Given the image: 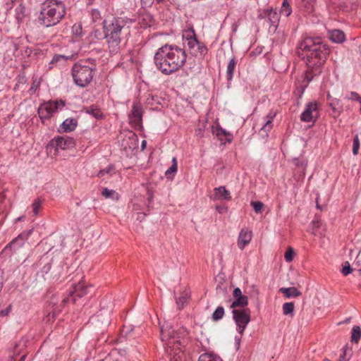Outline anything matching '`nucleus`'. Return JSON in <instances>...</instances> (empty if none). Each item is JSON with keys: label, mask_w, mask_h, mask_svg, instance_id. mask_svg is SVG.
Listing matches in <instances>:
<instances>
[{"label": "nucleus", "mask_w": 361, "mask_h": 361, "mask_svg": "<svg viewBox=\"0 0 361 361\" xmlns=\"http://www.w3.org/2000/svg\"><path fill=\"white\" fill-rule=\"evenodd\" d=\"M329 46L320 37H305L298 46V54L300 56L305 57L307 66L304 73L302 85V93L308 86L314 77L319 75L322 72L327 56L329 54Z\"/></svg>", "instance_id": "f257e3e1"}, {"label": "nucleus", "mask_w": 361, "mask_h": 361, "mask_svg": "<svg viewBox=\"0 0 361 361\" xmlns=\"http://www.w3.org/2000/svg\"><path fill=\"white\" fill-rule=\"evenodd\" d=\"M186 58L184 49L175 44H166L157 49L154 61L157 68L163 74L171 75L184 66Z\"/></svg>", "instance_id": "f03ea898"}, {"label": "nucleus", "mask_w": 361, "mask_h": 361, "mask_svg": "<svg viewBox=\"0 0 361 361\" xmlns=\"http://www.w3.org/2000/svg\"><path fill=\"white\" fill-rule=\"evenodd\" d=\"M102 23L109 51L111 54H117L121 48V35L128 29L132 20L127 17L116 16L104 20Z\"/></svg>", "instance_id": "7ed1b4c3"}, {"label": "nucleus", "mask_w": 361, "mask_h": 361, "mask_svg": "<svg viewBox=\"0 0 361 361\" xmlns=\"http://www.w3.org/2000/svg\"><path fill=\"white\" fill-rule=\"evenodd\" d=\"M185 332L184 329L176 331L168 324H163L161 327V338L165 342L166 351L170 355L171 361H182L181 347L183 343L181 338L185 336Z\"/></svg>", "instance_id": "20e7f679"}, {"label": "nucleus", "mask_w": 361, "mask_h": 361, "mask_svg": "<svg viewBox=\"0 0 361 361\" xmlns=\"http://www.w3.org/2000/svg\"><path fill=\"white\" fill-rule=\"evenodd\" d=\"M66 11L63 3L56 0L46 1L40 5L37 21L46 27L56 25L63 19Z\"/></svg>", "instance_id": "39448f33"}, {"label": "nucleus", "mask_w": 361, "mask_h": 361, "mask_svg": "<svg viewBox=\"0 0 361 361\" xmlns=\"http://www.w3.org/2000/svg\"><path fill=\"white\" fill-rule=\"evenodd\" d=\"M96 65L90 61H79L72 68V76L75 84L81 87H87L92 80Z\"/></svg>", "instance_id": "423d86ee"}, {"label": "nucleus", "mask_w": 361, "mask_h": 361, "mask_svg": "<svg viewBox=\"0 0 361 361\" xmlns=\"http://www.w3.org/2000/svg\"><path fill=\"white\" fill-rule=\"evenodd\" d=\"M185 44H186L190 53L197 58L202 59L207 53V47L199 42L195 35L188 37L185 39Z\"/></svg>", "instance_id": "0eeeda50"}, {"label": "nucleus", "mask_w": 361, "mask_h": 361, "mask_svg": "<svg viewBox=\"0 0 361 361\" xmlns=\"http://www.w3.org/2000/svg\"><path fill=\"white\" fill-rule=\"evenodd\" d=\"M65 103L63 101L60 102L57 101H50L40 105L38 108L37 113L40 119L44 122L45 119L50 118L53 114L58 111L60 106L63 107Z\"/></svg>", "instance_id": "6e6552de"}, {"label": "nucleus", "mask_w": 361, "mask_h": 361, "mask_svg": "<svg viewBox=\"0 0 361 361\" xmlns=\"http://www.w3.org/2000/svg\"><path fill=\"white\" fill-rule=\"evenodd\" d=\"M233 318L237 326V331L243 334L247 324L250 321V310L248 308L240 310H233Z\"/></svg>", "instance_id": "1a4fd4ad"}, {"label": "nucleus", "mask_w": 361, "mask_h": 361, "mask_svg": "<svg viewBox=\"0 0 361 361\" xmlns=\"http://www.w3.org/2000/svg\"><path fill=\"white\" fill-rule=\"evenodd\" d=\"M258 18L264 20L268 23L269 32H275L279 25L280 16L276 10L269 8L261 11L258 15Z\"/></svg>", "instance_id": "9d476101"}, {"label": "nucleus", "mask_w": 361, "mask_h": 361, "mask_svg": "<svg viewBox=\"0 0 361 361\" xmlns=\"http://www.w3.org/2000/svg\"><path fill=\"white\" fill-rule=\"evenodd\" d=\"M319 117V106L317 102H311L305 105L304 111L301 114L300 120L303 122L315 123Z\"/></svg>", "instance_id": "9b49d317"}, {"label": "nucleus", "mask_w": 361, "mask_h": 361, "mask_svg": "<svg viewBox=\"0 0 361 361\" xmlns=\"http://www.w3.org/2000/svg\"><path fill=\"white\" fill-rule=\"evenodd\" d=\"M51 145L58 149H69L75 145V140L68 136L58 137L51 141Z\"/></svg>", "instance_id": "f8f14e48"}, {"label": "nucleus", "mask_w": 361, "mask_h": 361, "mask_svg": "<svg viewBox=\"0 0 361 361\" xmlns=\"http://www.w3.org/2000/svg\"><path fill=\"white\" fill-rule=\"evenodd\" d=\"M88 293V287L85 286V282L80 281L74 286V289L71 292L70 297L66 298L63 300V302L66 303L70 300L73 302H75L76 298H82Z\"/></svg>", "instance_id": "ddd939ff"}, {"label": "nucleus", "mask_w": 361, "mask_h": 361, "mask_svg": "<svg viewBox=\"0 0 361 361\" xmlns=\"http://www.w3.org/2000/svg\"><path fill=\"white\" fill-rule=\"evenodd\" d=\"M130 122L135 127L141 126L142 121V109L140 103H134L129 115Z\"/></svg>", "instance_id": "4468645a"}, {"label": "nucleus", "mask_w": 361, "mask_h": 361, "mask_svg": "<svg viewBox=\"0 0 361 361\" xmlns=\"http://www.w3.org/2000/svg\"><path fill=\"white\" fill-rule=\"evenodd\" d=\"M29 234L30 232L19 234L5 247L4 250L6 252L8 250H10L12 252H16L25 245Z\"/></svg>", "instance_id": "2eb2a0df"}, {"label": "nucleus", "mask_w": 361, "mask_h": 361, "mask_svg": "<svg viewBox=\"0 0 361 361\" xmlns=\"http://www.w3.org/2000/svg\"><path fill=\"white\" fill-rule=\"evenodd\" d=\"M274 116L275 114L270 112L264 118L263 123L262 124V127L259 130V135L263 139H265L268 137V133L272 128V121Z\"/></svg>", "instance_id": "dca6fc26"}, {"label": "nucleus", "mask_w": 361, "mask_h": 361, "mask_svg": "<svg viewBox=\"0 0 361 361\" xmlns=\"http://www.w3.org/2000/svg\"><path fill=\"white\" fill-rule=\"evenodd\" d=\"M252 238V231L247 228H243L240 232L238 245L240 250H243L244 247L250 243Z\"/></svg>", "instance_id": "f3484780"}, {"label": "nucleus", "mask_w": 361, "mask_h": 361, "mask_svg": "<svg viewBox=\"0 0 361 361\" xmlns=\"http://www.w3.org/2000/svg\"><path fill=\"white\" fill-rule=\"evenodd\" d=\"M68 59L69 57L65 55L55 54L49 64V68L51 69L54 66H63Z\"/></svg>", "instance_id": "a211bd4d"}, {"label": "nucleus", "mask_w": 361, "mask_h": 361, "mask_svg": "<svg viewBox=\"0 0 361 361\" xmlns=\"http://www.w3.org/2000/svg\"><path fill=\"white\" fill-rule=\"evenodd\" d=\"M294 164L296 166V171L298 173L299 178H302L305 175L307 161L305 159H295Z\"/></svg>", "instance_id": "6ab92c4d"}, {"label": "nucleus", "mask_w": 361, "mask_h": 361, "mask_svg": "<svg viewBox=\"0 0 361 361\" xmlns=\"http://www.w3.org/2000/svg\"><path fill=\"white\" fill-rule=\"evenodd\" d=\"M279 292L283 293L287 298H297L302 295V293L295 287L281 288Z\"/></svg>", "instance_id": "aec40b11"}, {"label": "nucleus", "mask_w": 361, "mask_h": 361, "mask_svg": "<svg viewBox=\"0 0 361 361\" xmlns=\"http://www.w3.org/2000/svg\"><path fill=\"white\" fill-rule=\"evenodd\" d=\"M78 125V121L75 118L66 119L60 126L61 130L64 132H71L75 130Z\"/></svg>", "instance_id": "412c9836"}, {"label": "nucleus", "mask_w": 361, "mask_h": 361, "mask_svg": "<svg viewBox=\"0 0 361 361\" xmlns=\"http://www.w3.org/2000/svg\"><path fill=\"white\" fill-rule=\"evenodd\" d=\"M330 39L335 43H342L345 41V37L343 31L340 30H334L330 32Z\"/></svg>", "instance_id": "4be33fe9"}, {"label": "nucleus", "mask_w": 361, "mask_h": 361, "mask_svg": "<svg viewBox=\"0 0 361 361\" xmlns=\"http://www.w3.org/2000/svg\"><path fill=\"white\" fill-rule=\"evenodd\" d=\"M190 291L185 288L182 293L180 296L176 299V304L178 310H181L184 307L185 304L188 302L190 298Z\"/></svg>", "instance_id": "5701e85b"}, {"label": "nucleus", "mask_w": 361, "mask_h": 361, "mask_svg": "<svg viewBox=\"0 0 361 361\" xmlns=\"http://www.w3.org/2000/svg\"><path fill=\"white\" fill-rule=\"evenodd\" d=\"M248 305V298L246 295H242L240 297L235 298L234 301L231 305V308H235L237 307H242L243 309H245V307Z\"/></svg>", "instance_id": "b1692460"}, {"label": "nucleus", "mask_w": 361, "mask_h": 361, "mask_svg": "<svg viewBox=\"0 0 361 361\" xmlns=\"http://www.w3.org/2000/svg\"><path fill=\"white\" fill-rule=\"evenodd\" d=\"M214 200H223L226 199V187L220 186L214 190V194L212 196Z\"/></svg>", "instance_id": "393cba45"}, {"label": "nucleus", "mask_w": 361, "mask_h": 361, "mask_svg": "<svg viewBox=\"0 0 361 361\" xmlns=\"http://www.w3.org/2000/svg\"><path fill=\"white\" fill-rule=\"evenodd\" d=\"M139 23L143 27H151L153 23V18L152 16L148 13L142 15L139 18Z\"/></svg>", "instance_id": "a878e982"}, {"label": "nucleus", "mask_w": 361, "mask_h": 361, "mask_svg": "<svg viewBox=\"0 0 361 361\" xmlns=\"http://www.w3.org/2000/svg\"><path fill=\"white\" fill-rule=\"evenodd\" d=\"M238 61L235 57L232 58L227 66V80H230L233 78V71Z\"/></svg>", "instance_id": "bb28decb"}, {"label": "nucleus", "mask_w": 361, "mask_h": 361, "mask_svg": "<svg viewBox=\"0 0 361 361\" xmlns=\"http://www.w3.org/2000/svg\"><path fill=\"white\" fill-rule=\"evenodd\" d=\"M315 0H301L300 7L307 13H311L314 10Z\"/></svg>", "instance_id": "cd10ccee"}, {"label": "nucleus", "mask_w": 361, "mask_h": 361, "mask_svg": "<svg viewBox=\"0 0 361 361\" xmlns=\"http://www.w3.org/2000/svg\"><path fill=\"white\" fill-rule=\"evenodd\" d=\"M295 305L293 302H285L283 305V313L284 315H290L293 317L294 312Z\"/></svg>", "instance_id": "c85d7f7f"}, {"label": "nucleus", "mask_w": 361, "mask_h": 361, "mask_svg": "<svg viewBox=\"0 0 361 361\" xmlns=\"http://www.w3.org/2000/svg\"><path fill=\"white\" fill-rule=\"evenodd\" d=\"M198 361H223L219 356L214 355L209 353L202 354Z\"/></svg>", "instance_id": "c756f323"}, {"label": "nucleus", "mask_w": 361, "mask_h": 361, "mask_svg": "<svg viewBox=\"0 0 361 361\" xmlns=\"http://www.w3.org/2000/svg\"><path fill=\"white\" fill-rule=\"evenodd\" d=\"M361 338V329L360 326H355L352 329L351 341L357 343Z\"/></svg>", "instance_id": "7c9ffc66"}, {"label": "nucleus", "mask_w": 361, "mask_h": 361, "mask_svg": "<svg viewBox=\"0 0 361 361\" xmlns=\"http://www.w3.org/2000/svg\"><path fill=\"white\" fill-rule=\"evenodd\" d=\"M102 195L105 198H111V199H118V194L114 190H109L108 188H105L102 191Z\"/></svg>", "instance_id": "2f4dec72"}, {"label": "nucleus", "mask_w": 361, "mask_h": 361, "mask_svg": "<svg viewBox=\"0 0 361 361\" xmlns=\"http://www.w3.org/2000/svg\"><path fill=\"white\" fill-rule=\"evenodd\" d=\"M115 167L114 165L111 164L109 166H108L106 169H104L102 170H100L98 173H97V176L99 177V178H102L103 177L105 174H109V175H112L114 173H115Z\"/></svg>", "instance_id": "473e14b6"}, {"label": "nucleus", "mask_w": 361, "mask_h": 361, "mask_svg": "<svg viewBox=\"0 0 361 361\" xmlns=\"http://www.w3.org/2000/svg\"><path fill=\"white\" fill-rule=\"evenodd\" d=\"M224 315V308L221 306L218 307L212 314V319L218 321L223 318Z\"/></svg>", "instance_id": "72a5a7b5"}, {"label": "nucleus", "mask_w": 361, "mask_h": 361, "mask_svg": "<svg viewBox=\"0 0 361 361\" xmlns=\"http://www.w3.org/2000/svg\"><path fill=\"white\" fill-rule=\"evenodd\" d=\"M86 112L89 114H91L92 116L97 119L102 117V113L101 111L99 109L94 108L93 106L87 108Z\"/></svg>", "instance_id": "f704fd0d"}, {"label": "nucleus", "mask_w": 361, "mask_h": 361, "mask_svg": "<svg viewBox=\"0 0 361 361\" xmlns=\"http://www.w3.org/2000/svg\"><path fill=\"white\" fill-rule=\"evenodd\" d=\"M92 20L94 23L102 20L101 12L97 8H93L91 11Z\"/></svg>", "instance_id": "c9c22d12"}, {"label": "nucleus", "mask_w": 361, "mask_h": 361, "mask_svg": "<svg viewBox=\"0 0 361 361\" xmlns=\"http://www.w3.org/2000/svg\"><path fill=\"white\" fill-rule=\"evenodd\" d=\"M212 133L213 134L216 135V136L221 141H223V137L226 136V130L218 127H216V128H213Z\"/></svg>", "instance_id": "e433bc0d"}, {"label": "nucleus", "mask_w": 361, "mask_h": 361, "mask_svg": "<svg viewBox=\"0 0 361 361\" xmlns=\"http://www.w3.org/2000/svg\"><path fill=\"white\" fill-rule=\"evenodd\" d=\"M178 165L176 159L175 157L172 159V165L168 169L165 173L166 176H169L171 173H174L177 171Z\"/></svg>", "instance_id": "4c0bfd02"}, {"label": "nucleus", "mask_w": 361, "mask_h": 361, "mask_svg": "<svg viewBox=\"0 0 361 361\" xmlns=\"http://www.w3.org/2000/svg\"><path fill=\"white\" fill-rule=\"evenodd\" d=\"M360 145V140H359L358 135H355L353 138V154L354 155H357L358 154Z\"/></svg>", "instance_id": "58836bf2"}, {"label": "nucleus", "mask_w": 361, "mask_h": 361, "mask_svg": "<svg viewBox=\"0 0 361 361\" xmlns=\"http://www.w3.org/2000/svg\"><path fill=\"white\" fill-rule=\"evenodd\" d=\"M281 12L284 13L286 16H290L292 12V9L287 0H283V1Z\"/></svg>", "instance_id": "ea45409f"}, {"label": "nucleus", "mask_w": 361, "mask_h": 361, "mask_svg": "<svg viewBox=\"0 0 361 361\" xmlns=\"http://www.w3.org/2000/svg\"><path fill=\"white\" fill-rule=\"evenodd\" d=\"M294 257V250L293 247H289L286 250L284 257L287 262H290L293 261Z\"/></svg>", "instance_id": "a19ab883"}, {"label": "nucleus", "mask_w": 361, "mask_h": 361, "mask_svg": "<svg viewBox=\"0 0 361 361\" xmlns=\"http://www.w3.org/2000/svg\"><path fill=\"white\" fill-rule=\"evenodd\" d=\"M353 269L350 267V264L348 262H345L343 264V268L341 270L342 274L344 276H347L353 271Z\"/></svg>", "instance_id": "79ce46f5"}, {"label": "nucleus", "mask_w": 361, "mask_h": 361, "mask_svg": "<svg viewBox=\"0 0 361 361\" xmlns=\"http://www.w3.org/2000/svg\"><path fill=\"white\" fill-rule=\"evenodd\" d=\"M251 204L253 207L254 210L256 213H260L264 207V204L262 202H259V201L252 202Z\"/></svg>", "instance_id": "37998d69"}, {"label": "nucleus", "mask_w": 361, "mask_h": 361, "mask_svg": "<svg viewBox=\"0 0 361 361\" xmlns=\"http://www.w3.org/2000/svg\"><path fill=\"white\" fill-rule=\"evenodd\" d=\"M41 204L42 202L39 199L35 200L32 203V207L35 215H37Z\"/></svg>", "instance_id": "c03bdc74"}, {"label": "nucleus", "mask_w": 361, "mask_h": 361, "mask_svg": "<svg viewBox=\"0 0 361 361\" xmlns=\"http://www.w3.org/2000/svg\"><path fill=\"white\" fill-rule=\"evenodd\" d=\"M348 99L355 100L359 102L361 99V97L356 92H351L350 97H348Z\"/></svg>", "instance_id": "a18cd8bd"}, {"label": "nucleus", "mask_w": 361, "mask_h": 361, "mask_svg": "<svg viewBox=\"0 0 361 361\" xmlns=\"http://www.w3.org/2000/svg\"><path fill=\"white\" fill-rule=\"evenodd\" d=\"M233 297H234V298H237V297H240V296L243 295L242 294V291H241V290H240L239 288H235L233 290Z\"/></svg>", "instance_id": "49530a36"}, {"label": "nucleus", "mask_w": 361, "mask_h": 361, "mask_svg": "<svg viewBox=\"0 0 361 361\" xmlns=\"http://www.w3.org/2000/svg\"><path fill=\"white\" fill-rule=\"evenodd\" d=\"M216 209L219 212V214H223L224 211H226V207L222 205H216Z\"/></svg>", "instance_id": "de8ad7c7"}, {"label": "nucleus", "mask_w": 361, "mask_h": 361, "mask_svg": "<svg viewBox=\"0 0 361 361\" xmlns=\"http://www.w3.org/2000/svg\"><path fill=\"white\" fill-rule=\"evenodd\" d=\"M10 311H11V307H8L5 310H1L0 313H1V316L4 317V316H7L8 314V313L10 312Z\"/></svg>", "instance_id": "09e8293b"}, {"label": "nucleus", "mask_w": 361, "mask_h": 361, "mask_svg": "<svg viewBox=\"0 0 361 361\" xmlns=\"http://www.w3.org/2000/svg\"><path fill=\"white\" fill-rule=\"evenodd\" d=\"M18 346H19V345H18V344H16V345H14L13 348V350H12V352L13 353V354H14V355H18V354H19V352H18Z\"/></svg>", "instance_id": "8fccbe9b"}, {"label": "nucleus", "mask_w": 361, "mask_h": 361, "mask_svg": "<svg viewBox=\"0 0 361 361\" xmlns=\"http://www.w3.org/2000/svg\"><path fill=\"white\" fill-rule=\"evenodd\" d=\"M348 350L349 349H348V348L347 346L343 348V353L340 355V359L343 360L345 358V354H346V351Z\"/></svg>", "instance_id": "3c124183"}, {"label": "nucleus", "mask_w": 361, "mask_h": 361, "mask_svg": "<svg viewBox=\"0 0 361 361\" xmlns=\"http://www.w3.org/2000/svg\"><path fill=\"white\" fill-rule=\"evenodd\" d=\"M233 140V135L227 132V143H230Z\"/></svg>", "instance_id": "603ef678"}, {"label": "nucleus", "mask_w": 361, "mask_h": 361, "mask_svg": "<svg viewBox=\"0 0 361 361\" xmlns=\"http://www.w3.org/2000/svg\"><path fill=\"white\" fill-rule=\"evenodd\" d=\"M221 280H224V275L222 274H219L216 277V281H219V283H221Z\"/></svg>", "instance_id": "864d4df0"}, {"label": "nucleus", "mask_w": 361, "mask_h": 361, "mask_svg": "<svg viewBox=\"0 0 361 361\" xmlns=\"http://www.w3.org/2000/svg\"><path fill=\"white\" fill-rule=\"evenodd\" d=\"M129 139L131 140V142H135L137 136L134 133H131Z\"/></svg>", "instance_id": "5fc2aeb1"}, {"label": "nucleus", "mask_w": 361, "mask_h": 361, "mask_svg": "<svg viewBox=\"0 0 361 361\" xmlns=\"http://www.w3.org/2000/svg\"><path fill=\"white\" fill-rule=\"evenodd\" d=\"M37 85H35V82H33L32 84V86H31L30 89V92H34L35 91V90L37 89Z\"/></svg>", "instance_id": "6e6d98bb"}, {"label": "nucleus", "mask_w": 361, "mask_h": 361, "mask_svg": "<svg viewBox=\"0 0 361 361\" xmlns=\"http://www.w3.org/2000/svg\"><path fill=\"white\" fill-rule=\"evenodd\" d=\"M319 224H320V221L319 220H314V221H312V224L316 228H319Z\"/></svg>", "instance_id": "4d7b16f0"}, {"label": "nucleus", "mask_w": 361, "mask_h": 361, "mask_svg": "<svg viewBox=\"0 0 361 361\" xmlns=\"http://www.w3.org/2000/svg\"><path fill=\"white\" fill-rule=\"evenodd\" d=\"M235 343L237 344V348H236L238 349L239 345H240V338L235 336Z\"/></svg>", "instance_id": "13d9d810"}, {"label": "nucleus", "mask_w": 361, "mask_h": 361, "mask_svg": "<svg viewBox=\"0 0 361 361\" xmlns=\"http://www.w3.org/2000/svg\"><path fill=\"white\" fill-rule=\"evenodd\" d=\"M329 106L331 107V109H332V110H333L334 111H337V109H336V106H335V103H334V102H331V103H330V104H329Z\"/></svg>", "instance_id": "bf43d9fd"}, {"label": "nucleus", "mask_w": 361, "mask_h": 361, "mask_svg": "<svg viewBox=\"0 0 361 361\" xmlns=\"http://www.w3.org/2000/svg\"><path fill=\"white\" fill-rule=\"evenodd\" d=\"M43 269H46L45 271L47 272L48 270H49V269H50V265L49 264H47L46 266L44 267Z\"/></svg>", "instance_id": "052dcab7"}, {"label": "nucleus", "mask_w": 361, "mask_h": 361, "mask_svg": "<svg viewBox=\"0 0 361 361\" xmlns=\"http://www.w3.org/2000/svg\"><path fill=\"white\" fill-rule=\"evenodd\" d=\"M145 147H146V141H145V140H143V141L142 142L141 147H142V149H145Z\"/></svg>", "instance_id": "680f3d73"}, {"label": "nucleus", "mask_w": 361, "mask_h": 361, "mask_svg": "<svg viewBox=\"0 0 361 361\" xmlns=\"http://www.w3.org/2000/svg\"><path fill=\"white\" fill-rule=\"evenodd\" d=\"M26 358V355H23L18 361H25Z\"/></svg>", "instance_id": "e2e57ef3"}, {"label": "nucleus", "mask_w": 361, "mask_h": 361, "mask_svg": "<svg viewBox=\"0 0 361 361\" xmlns=\"http://www.w3.org/2000/svg\"><path fill=\"white\" fill-rule=\"evenodd\" d=\"M355 265L357 266V267H360V266L361 267L360 262L359 260H357L355 262Z\"/></svg>", "instance_id": "0e129e2a"}, {"label": "nucleus", "mask_w": 361, "mask_h": 361, "mask_svg": "<svg viewBox=\"0 0 361 361\" xmlns=\"http://www.w3.org/2000/svg\"><path fill=\"white\" fill-rule=\"evenodd\" d=\"M4 195H2V194H1V195H0V202H2V201H3V200H4Z\"/></svg>", "instance_id": "69168bd1"}, {"label": "nucleus", "mask_w": 361, "mask_h": 361, "mask_svg": "<svg viewBox=\"0 0 361 361\" xmlns=\"http://www.w3.org/2000/svg\"><path fill=\"white\" fill-rule=\"evenodd\" d=\"M87 4H92L94 0H87Z\"/></svg>", "instance_id": "338daca9"}, {"label": "nucleus", "mask_w": 361, "mask_h": 361, "mask_svg": "<svg viewBox=\"0 0 361 361\" xmlns=\"http://www.w3.org/2000/svg\"><path fill=\"white\" fill-rule=\"evenodd\" d=\"M15 360V357H14V355H12L10 357V361H14Z\"/></svg>", "instance_id": "774afa93"}]
</instances>
